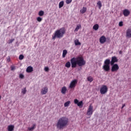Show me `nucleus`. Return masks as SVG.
<instances>
[{"mask_svg":"<svg viewBox=\"0 0 131 131\" xmlns=\"http://www.w3.org/2000/svg\"><path fill=\"white\" fill-rule=\"evenodd\" d=\"M24 59V56L23 55H20L19 56V60H23Z\"/></svg>","mask_w":131,"mask_h":131,"instance_id":"7c9ffc66","label":"nucleus"},{"mask_svg":"<svg viewBox=\"0 0 131 131\" xmlns=\"http://www.w3.org/2000/svg\"><path fill=\"white\" fill-rule=\"evenodd\" d=\"M123 14L124 17H127L130 14V12L129 11V10L127 9H124L123 11Z\"/></svg>","mask_w":131,"mask_h":131,"instance_id":"9b49d317","label":"nucleus"},{"mask_svg":"<svg viewBox=\"0 0 131 131\" xmlns=\"http://www.w3.org/2000/svg\"><path fill=\"white\" fill-rule=\"evenodd\" d=\"M93 29H94V30L97 31L98 30V29H99V25L98 24H95L93 27Z\"/></svg>","mask_w":131,"mask_h":131,"instance_id":"b1692460","label":"nucleus"},{"mask_svg":"<svg viewBox=\"0 0 131 131\" xmlns=\"http://www.w3.org/2000/svg\"><path fill=\"white\" fill-rule=\"evenodd\" d=\"M119 54H120V55H121V54H122V51H119Z\"/></svg>","mask_w":131,"mask_h":131,"instance_id":"79ce46f5","label":"nucleus"},{"mask_svg":"<svg viewBox=\"0 0 131 131\" xmlns=\"http://www.w3.org/2000/svg\"><path fill=\"white\" fill-rule=\"evenodd\" d=\"M119 26L120 27H122V26H123V21H120L119 23Z\"/></svg>","mask_w":131,"mask_h":131,"instance_id":"2f4dec72","label":"nucleus"},{"mask_svg":"<svg viewBox=\"0 0 131 131\" xmlns=\"http://www.w3.org/2000/svg\"><path fill=\"white\" fill-rule=\"evenodd\" d=\"M14 40H15V39H10L9 40L8 43H12L14 41Z\"/></svg>","mask_w":131,"mask_h":131,"instance_id":"4c0bfd02","label":"nucleus"},{"mask_svg":"<svg viewBox=\"0 0 131 131\" xmlns=\"http://www.w3.org/2000/svg\"><path fill=\"white\" fill-rule=\"evenodd\" d=\"M119 70V66L117 63L114 64L112 66L111 71L112 72H116Z\"/></svg>","mask_w":131,"mask_h":131,"instance_id":"0eeeda50","label":"nucleus"},{"mask_svg":"<svg viewBox=\"0 0 131 131\" xmlns=\"http://www.w3.org/2000/svg\"><path fill=\"white\" fill-rule=\"evenodd\" d=\"M128 120L129 121H131V117L129 118Z\"/></svg>","mask_w":131,"mask_h":131,"instance_id":"37998d69","label":"nucleus"},{"mask_svg":"<svg viewBox=\"0 0 131 131\" xmlns=\"http://www.w3.org/2000/svg\"><path fill=\"white\" fill-rule=\"evenodd\" d=\"M37 21H38V22H41V21H42V18L40 17H37Z\"/></svg>","mask_w":131,"mask_h":131,"instance_id":"c756f323","label":"nucleus"},{"mask_svg":"<svg viewBox=\"0 0 131 131\" xmlns=\"http://www.w3.org/2000/svg\"><path fill=\"white\" fill-rule=\"evenodd\" d=\"M36 127V125H35V124H34L33 126L32 127L28 128V130H30V131H32Z\"/></svg>","mask_w":131,"mask_h":131,"instance_id":"393cba45","label":"nucleus"},{"mask_svg":"<svg viewBox=\"0 0 131 131\" xmlns=\"http://www.w3.org/2000/svg\"><path fill=\"white\" fill-rule=\"evenodd\" d=\"M80 12L81 14H84L86 12V7H83Z\"/></svg>","mask_w":131,"mask_h":131,"instance_id":"4be33fe9","label":"nucleus"},{"mask_svg":"<svg viewBox=\"0 0 131 131\" xmlns=\"http://www.w3.org/2000/svg\"><path fill=\"white\" fill-rule=\"evenodd\" d=\"M87 80H88V81H89L90 82H92V81H93V80H94V78H93V77H92V76H88L87 77Z\"/></svg>","mask_w":131,"mask_h":131,"instance_id":"412c9836","label":"nucleus"},{"mask_svg":"<svg viewBox=\"0 0 131 131\" xmlns=\"http://www.w3.org/2000/svg\"><path fill=\"white\" fill-rule=\"evenodd\" d=\"M0 88H1V85H0Z\"/></svg>","mask_w":131,"mask_h":131,"instance_id":"a18cd8bd","label":"nucleus"},{"mask_svg":"<svg viewBox=\"0 0 131 131\" xmlns=\"http://www.w3.org/2000/svg\"><path fill=\"white\" fill-rule=\"evenodd\" d=\"M70 62L72 68H76L77 66L79 67H82V66H84L86 63L83 57L81 56H78L77 58L73 57L71 59Z\"/></svg>","mask_w":131,"mask_h":131,"instance_id":"f257e3e1","label":"nucleus"},{"mask_svg":"<svg viewBox=\"0 0 131 131\" xmlns=\"http://www.w3.org/2000/svg\"><path fill=\"white\" fill-rule=\"evenodd\" d=\"M65 67L70 68V67H71V62H70V61L67 62L65 64Z\"/></svg>","mask_w":131,"mask_h":131,"instance_id":"f3484780","label":"nucleus"},{"mask_svg":"<svg viewBox=\"0 0 131 131\" xmlns=\"http://www.w3.org/2000/svg\"><path fill=\"white\" fill-rule=\"evenodd\" d=\"M75 45V46H80L81 45V43L79 42V40L77 39L74 40Z\"/></svg>","mask_w":131,"mask_h":131,"instance_id":"aec40b11","label":"nucleus"},{"mask_svg":"<svg viewBox=\"0 0 131 131\" xmlns=\"http://www.w3.org/2000/svg\"><path fill=\"white\" fill-rule=\"evenodd\" d=\"M45 14V12H43V11L42 10H40V11H39L38 12V15L40 16H43V15Z\"/></svg>","mask_w":131,"mask_h":131,"instance_id":"c85d7f7f","label":"nucleus"},{"mask_svg":"<svg viewBox=\"0 0 131 131\" xmlns=\"http://www.w3.org/2000/svg\"><path fill=\"white\" fill-rule=\"evenodd\" d=\"M26 71L27 72H28V73H30L31 72H32V71H33V68H32V67L31 66H29L27 68Z\"/></svg>","mask_w":131,"mask_h":131,"instance_id":"2eb2a0df","label":"nucleus"},{"mask_svg":"<svg viewBox=\"0 0 131 131\" xmlns=\"http://www.w3.org/2000/svg\"><path fill=\"white\" fill-rule=\"evenodd\" d=\"M67 92V88L66 86H63L61 90V93L62 95H66V92Z\"/></svg>","mask_w":131,"mask_h":131,"instance_id":"4468645a","label":"nucleus"},{"mask_svg":"<svg viewBox=\"0 0 131 131\" xmlns=\"http://www.w3.org/2000/svg\"><path fill=\"white\" fill-rule=\"evenodd\" d=\"M117 62H118V59H117V57H116V56H113L112 57L111 61H110V64L111 66H112V65L114 64V63H116Z\"/></svg>","mask_w":131,"mask_h":131,"instance_id":"1a4fd4ad","label":"nucleus"},{"mask_svg":"<svg viewBox=\"0 0 131 131\" xmlns=\"http://www.w3.org/2000/svg\"><path fill=\"white\" fill-rule=\"evenodd\" d=\"M27 92V90L26 89V88H25L23 89H21V93L23 95H25V94H26Z\"/></svg>","mask_w":131,"mask_h":131,"instance_id":"a878e982","label":"nucleus"},{"mask_svg":"<svg viewBox=\"0 0 131 131\" xmlns=\"http://www.w3.org/2000/svg\"><path fill=\"white\" fill-rule=\"evenodd\" d=\"M126 37H128V38H130L131 37V29H128L126 30Z\"/></svg>","mask_w":131,"mask_h":131,"instance_id":"ddd939ff","label":"nucleus"},{"mask_svg":"<svg viewBox=\"0 0 131 131\" xmlns=\"http://www.w3.org/2000/svg\"><path fill=\"white\" fill-rule=\"evenodd\" d=\"M49 91V89H48V87H43L41 89L40 91V94L41 95H46L47 93Z\"/></svg>","mask_w":131,"mask_h":131,"instance_id":"9d476101","label":"nucleus"},{"mask_svg":"<svg viewBox=\"0 0 131 131\" xmlns=\"http://www.w3.org/2000/svg\"><path fill=\"white\" fill-rule=\"evenodd\" d=\"M124 107H125V104H122V106L121 107V109H123V108H124Z\"/></svg>","mask_w":131,"mask_h":131,"instance_id":"ea45409f","label":"nucleus"},{"mask_svg":"<svg viewBox=\"0 0 131 131\" xmlns=\"http://www.w3.org/2000/svg\"><path fill=\"white\" fill-rule=\"evenodd\" d=\"M66 33V30L65 28L63 27L59 29L56 30L53 34L52 38L54 40L56 38H62L64 36V34Z\"/></svg>","mask_w":131,"mask_h":131,"instance_id":"7ed1b4c3","label":"nucleus"},{"mask_svg":"<svg viewBox=\"0 0 131 131\" xmlns=\"http://www.w3.org/2000/svg\"><path fill=\"white\" fill-rule=\"evenodd\" d=\"M11 70H15V67L14 66H11Z\"/></svg>","mask_w":131,"mask_h":131,"instance_id":"58836bf2","label":"nucleus"},{"mask_svg":"<svg viewBox=\"0 0 131 131\" xmlns=\"http://www.w3.org/2000/svg\"><path fill=\"white\" fill-rule=\"evenodd\" d=\"M83 104V103H82V101H81L79 102L77 105V106H82Z\"/></svg>","mask_w":131,"mask_h":131,"instance_id":"473e14b6","label":"nucleus"},{"mask_svg":"<svg viewBox=\"0 0 131 131\" xmlns=\"http://www.w3.org/2000/svg\"><path fill=\"white\" fill-rule=\"evenodd\" d=\"M76 83H77V80H74L72 81L70 84L69 89H74V88H75V86H76Z\"/></svg>","mask_w":131,"mask_h":131,"instance_id":"6e6552de","label":"nucleus"},{"mask_svg":"<svg viewBox=\"0 0 131 131\" xmlns=\"http://www.w3.org/2000/svg\"><path fill=\"white\" fill-rule=\"evenodd\" d=\"M68 52L67 50H63L62 51V58H65L66 57V55H67V53Z\"/></svg>","mask_w":131,"mask_h":131,"instance_id":"a211bd4d","label":"nucleus"},{"mask_svg":"<svg viewBox=\"0 0 131 131\" xmlns=\"http://www.w3.org/2000/svg\"><path fill=\"white\" fill-rule=\"evenodd\" d=\"M69 123V120L68 118L62 117L57 121L56 126L58 129H63V128L66 127Z\"/></svg>","mask_w":131,"mask_h":131,"instance_id":"f03ea898","label":"nucleus"},{"mask_svg":"<svg viewBox=\"0 0 131 131\" xmlns=\"http://www.w3.org/2000/svg\"><path fill=\"white\" fill-rule=\"evenodd\" d=\"M7 62H10L11 61V59L10 58V57L7 58Z\"/></svg>","mask_w":131,"mask_h":131,"instance_id":"a19ab883","label":"nucleus"},{"mask_svg":"<svg viewBox=\"0 0 131 131\" xmlns=\"http://www.w3.org/2000/svg\"><path fill=\"white\" fill-rule=\"evenodd\" d=\"M15 126L13 125H10L8 126V131H14Z\"/></svg>","mask_w":131,"mask_h":131,"instance_id":"dca6fc26","label":"nucleus"},{"mask_svg":"<svg viewBox=\"0 0 131 131\" xmlns=\"http://www.w3.org/2000/svg\"><path fill=\"white\" fill-rule=\"evenodd\" d=\"M71 103V102H70V101H68L66 102L64 104V107H68L69 106V105H70Z\"/></svg>","mask_w":131,"mask_h":131,"instance_id":"cd10ccee","label":"nucleus"},{"mask_svg":"<svg viewBox=\"0 0 131 131\" xmlns=\"http://www.w3.org/2000/svg\"><path fill=\"white\" fill-rule=\"evenodd\" d=\"M78 102H79V101H78V100H77V99H74V103L75 104H77H77H78Z\"/></svg>","mask_w":131,"mask_h":131,"instance_id":"f704fd0d","label":"nucleus"},{"mask_svg":"<svg viewBox=\"0 0 131 131\" xmlns=\"http://www.w3.org/2000/svg\"><path fill=\"white\" fill-rule=\"evenodd\" d=\"M80 28H81V25L80 24L77 25L76 29L74 30L75 32L78 31V30H79Z\"/></svg>","mask_w":131,"mask_h":131,"instance_id":"6ab92c4d","label":"nucleus"},{"mask_svg":"<svg viewBox=\"0 0 131 131\" xmlns=\"http://www.w3.org/2000/svg\"><path fill=\"white\" fill-rule=\"evenodd\" d=\"M66 2L67 5H69V4H71V3L72 2V0H66Z\"/></svg>","mask_w":131,"mask_h":131,"instance_id":"72a5a7b5","label":"nucleus"},{"mask_svg":"<svg viewBox=\"0 0 131 131\" xmlns=\"http://www.w3.org/2000/svg\"><path fill=\"white\" fill-rule=\"evenodd\" d=\"M100 92L101 95H105L108 92V88L105 85H103L100 88Z\"/></svg>","mask_w":131,"mask_h":131,"instance_id":"423d86ee","label":"nucleus"},{"mask_svg":"<svg viewBox=\"0 0 131 131\" xmlns=\"http://www.w3.org/2000/svg\"><path fill=\"white\" fill-rule=\"evenodd\" d=\"M99 42L102 44L105 43V42H106V37H105V36H102L100 37L99 38Z\"/></svg>","mask_w":131,"mask_h":131,"instance_id":"f8f14e48","label":"nucleus"},{"mask_svg":"<svg viewBox=\"0 0 131 131\" xmlns=\"http://www.w3.org/2000/svg\"><path fill=\"white\" fill-rule=\"evenodd\" d=\"M110 59H106L105 60L104 64L102 66V69L104 71H105L106 72L110 71Z\"/></svg>","mask_w":131,"mask_h":131,"instance_id":"20e7f679","label":"nucleus"},{"mask_svg":"<svg viewBox=\"0 0 131 131\" xmlns=\"http://www.w3.org/2000/svg\"><path fill=\"white\" fill-rule=\"evenodd\" d=\"M44 70L46 72H49V68L48 67H45Z\"/></svg>","mask_w":131,"mask_h":131,"instance_id":"c9c22d12","label":"nucleus"},{"mask_svg":"<svg viewBox=\"0 0 131 131\" xmlns=\"http://www.w3.org/2000/svg\"><path fill=\"white\" fill-rule=\"evenodd\" d=\"M93 113H94V107H93L92 104H90L87 111L86 115H88V116H91L93 115Z\"/></svg>","mask_w":131,"mask_h":131,"instance_id":"39448f33","label":"nucleus"},{"mask_svg":"<svg viewBox=\"0 0 131 131\" xmlns=\"http://www.w3.org/2000/svg\"><path fill=\"white\" fill-rule=\"evenodd\" d=\"M97 6H98V8L101 10L102 8V2L101 1H98L97 3Z\"/></svg>","mask_w":131,"mask_h":131,"instance_id":"5701e85b","label":"nucleus"},{"mask_svg":"<svg viewBox=\"0 0 131 131\" xmlns=\"http://www.w3.org/2000/svg\"><path fill=\"white\" fill-rule=\"evenodd\" d=\"M19 78H21V79L24 78V75L22 74H19Z\"/></svg>","mask_w":131,"mask_h":131,"instance_id":"e433bc0d","label":"nucleus"},{"mask_svg":"<svg viewBox=\"0 0 131 131\" xmlns=\"http://www.w3.org/2000/svg\"><path fill=\"white\" fill-rule=\"evenodd\" d=\"M63 6H64V1H61L59 4V8L61 9V8H62Z\"/></svg>","mask_w":131,"mask_h":131,"instance_id":"bb28decb","label":"nucleus"},{"mask_svg":"<svg viewBox=\"0 0 131 131\" xmlns=\"http://www.w3.org/2000/svg\"><path fill=\"white\" fill-rule=\"evenodd\" d=\"M1 99H2V96H0V100H1Z\"/></svg>","mask_w":131,"mask_h":131,"instance_id":"c03bdc74","label":"nucleus"}]
</instances>
